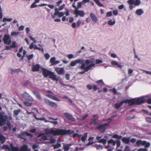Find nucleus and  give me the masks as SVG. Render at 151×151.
Returning a JSON list of instances; mask_svg holds the SVG:
<instances>
[{
	"label": "nucleus",
	"instance_id": "obj_1",
	"mask_svg": "<svg viewBox=\"0 0 151 151\" xmlns=\"http://www.w3.org/2000/svg\"><path fill=\"white\" fill-rule=\"evenodd\" d=\"M45 133L47 134H52L54 135H63L67 134H71L73 133L74 132L73 131H71L70 130H66L58 129L56 130H54L53 129H45Z\"/></svg>",
	"mask_w": 151,
	"mask_h": 151
},
{
	"label": "nucleus",
	"instance_id": "obj_2",
	"mask_svg": "<svg viewBox=\"0 0 151 151\" xmlns=\"http://www.w3.org/2000/svg\"><path fill=\"white\" fill-rule=\"evenodd\" d=\"M94 62L95 59L93 58L86 60L84 63L83 62L82 63V64L80 68L83 69L85 71H87L91 69V68L95 65V64L94 63Z\"/></svg>",
	"mask_w": 151,
	"mask_h": 151
},
{
	"label": "nucleus",
	"instance_id": "obj_3",
	"mask_svg": "<svg viewBox=\"0 0 151 151\" xmlns=\"http://www.w3.org/2000/svg\"><path fill=\"white\" fill-rule=\"evenodd\" d=\"M42 71V74L45 77H47L49 76V78H51L53 81H58V78L57 77V76L55 75L53 73L45 68H43Z\"/></svg>",
	"mask_w": 151,
	"mask_h": 151
},
{
	"label": "nucleus",
	"instance_id": "obj_4",
	"mask_svg": "<svg viewBox=\"0 0 151 151\" xmlns=\"http://www.w3.org/2000/svg\"><path fill=\"white\" fill-rule=\"evenodd\" d=\"M7 117L6 116H1L0 117V126L4 125L5 124V121ZM6 139L1 133L0 132V141H1L2 143H3L5 141Z\"/></svg>",
	"mask_w": 151,
	"mask_h": 151
},
{
	"label": "nucleus",
	"instance_id": "obj_5",
	"mask_svg": "<svg viewBox=\"0 0 151 151\" xmlns=\"http://www.w3.org/2000/svg\"><path fill=\"white\" fill-rule=\"evenodd\" d=\"M147 96H142L137 98L132 99L133 104H135L139 105L144 103L147 99Z\"/></svg>",
	"mask_w": 151,
	"mask_h": 151
},
{
	"label": "nucleus",
	"instance_id": "obj_6",
	"mask_svg": "<svg viewBox=\"0 0 151 151\" xmlns=\"http://www.w3.org/2000/svg\"><path fill=\"white\" fill-rule=\"evenodd\" d=\"M44 103L46 104L49 105L53 108H56L58 106V105L57 104L47 99H45L44 100Z\"/></svg>",
	"mask_w": 151,
	"mask_h": 151
},
{
	"label": "nucleus",
	"instance_id": "obj_7",
	"mask_svg": "<svg viewBox=\"0 0 151 151\" xmlns=\"http://www.w3.org/2000/svg\"><path fill=\"white\" fill-rule=\"evenodd\" d=\"M3 41L4 43L7 45H10L11 42V39L9 35H5L3 38Z\"/></svg>",
	"mask_w": 151,
	"mask_h": 151
},
{
	"label": "nucleus",
	"instance_id": "obj_8",
	"mask_svg": "<svg viewBox=\"0 0 151 151\" xmlns=\"http://www.w3.org/2000/svg\"><path fill=\"white\" fill-rule=\"evenodd\" d=\"M26 136H29L31 137H32L33 135L32 134L29 133L28 132H24L19 134L18 135V137L20 138L25 140V139L24 138V137Z\"/></svg>",
	"mask_w": 151,
	"mask_h": 151
},
{
	"label": "nucleus",
	"instance_id": "obj_9",
	"mask_svg": "<svg viewBox=\"0 0 151 151\" xmlns=\"http://www.w3.org/2000/svg\"><path fill=\"white\" fill-rule=\"evenodd\" d=\"M74 13L75 14V17H77L78 16H80L81 17H82L84 16V12L83 11L79 10L78 9H75L74 10Z\"/></svg>",
	"mask_w": 151,
	"mask_h": 151
},
{
	"label": "nucleus",
	"instance_id": "obj_10",
	"mask_svg": "<svg viewBox=\"0 0 151 151\" xmlns=\"http://www.w3.org/2000/svg\"><path fill=\"white\" fill-rule=\"evenodd\" d=\"M83 62V60L81 59H79L75 60L72 61L70 64V66H74L76 65L77 64L79 63L81 64Z\"/></svg>",
	"mask_w": 151,
	"mask_h": 151
},
{
	"label": "nucleus",
	"instance_id": "obj_11",
	"mask_svg": "<svg viewBox=\"0 0 151 151\" xmlns=\"http://www.w3.org/2000/svg\"><path fill=\"white\" fill-rule=\"evenodd\" d=\"M64 114L68 120L73 122L76 121L75 119L73 116L72 115L68 113H65Z\"/></svg>",
	"mask_w": 151,
	"mask_h": 151
},
{
	"label": "nucleus",
	"instance_id": "obj_12",
	"mask_svg": "<svg viewBox=\"0 0 151 151\" xmlns=\"http://www.w3.org/2000/svg\"><path fill=\"white\" fill-rule=\"evenodd\" d=\"M55 70L57 73L59 75H63L65 73L64 69L63 68H55Z\"/></svg>",
	"mask_w": 151,
	"mask_h": 151
},
{
	"label": "nucleus",
	"instance_id": "obj_13",
	"mask_svg": "<svg viewBox=\"0 0 151 151\" xmlns=\"http://www.w3.org/2000/svg\"><path fill=\"white\" fill-rule=\"evenodd\" d=\"M108 126V124H104L100 125L97 127V128L100 129L101 132H104L105 130V127Z\"/></svg>",
	"mask_w": 151,
	"mask_h": 151
},
{
	"label": "nucleus",
	"instance_id": "obj_14",
	"mask_svg": "<svg viewBox=\"0 0 151 151\" xmlns=\"http://www.w3.org/2000/svg\"><path fill=\"white\" fill-rule=\"evenodd\" d=\"M55 12L54 15V16L58 15L59 17H63L64 15V13L62 12H60L57 8H56L55 10Z\"/></svg>",
	"mask_w": 151,
	"mask_h": 151
},
{
	"label": "nucleus",
	"instance_id": "obj_15",
	"mask_svg": "<svg viewBox=\"0 0 151 151\" xmlns=\"http://www.w3.org/2000/svg\"><path fill=\"white\" fill-rule=\"evenodd\" d=\"M32 93L38 100H42V97L39 92L36 90H34L32 91Z\"/></svg>",
	"mask_w": 151,
	"mask_h": 151
},
{
	"label": "nucleus",
	"instance_id": "obj_16",
	"mask_svg": "<svg viewBox=\"0 0 151 151\" xmlns=\"http://www.w3.org/2000/svg\"><path fill=\"white\" fill-rule=\"evenodd\" d=\"M101 137L97 136L96 138V139L98 141V142L99 143H102L104 144H106L107 142L106 140L104 139H101Z\"/></svg>",
	"mask_w": 151,
	"mask_h": 151
},
{
	"label": "nucleus",
	"instance_id": "obj_17",
	"mask_svg": "<svg viewBox=\"0 0 151 151\" xmlns=\"http://www.w3.org/2000/svg\"><path fill=\"white\" fill-rule=\"evenodd\" d=\"M42 139L43 140H49L48 142V143L53 144L55 142L56 139H48L46 136H44L42 137Z\"/></svg>",
	"mask_w": 151,
	"mask_h": 151
},
{
	"label": "nucleus",
	"instance_id": "obj_18",
	"mask_svg": "<svg viewBox=\"0 0 151 151\" xmlns=\"http://www.w3.org/2000/svg\"><path fill=\"white\" fill-rule=\"evenodd\" d=\"M12 145V146L14 148H18V150L17 151H18V148L17 147H14L13 146V145L12 144H11L10 145V147H11V145ZM28 149V147L27 145H23L21 148V149L19 151H27Z\"/></svg>",
	"mask_w": 151,
	"mask_h": 151
},
{
	"label": "nucleus",
	"instance_id": "obj_19",
	"mask_svg": "<svg viewBox=\"0 0 151 151\" xmlns=\"http://www.w3.org/2000/svg\"><path fill=\"white\" fill-rule=\"evenodd\" d=\"M90 16L92 20L94 22H96L98 19L96 15L93 13H91L90 14Z\"/></svg>",
	"mask_w": 151,
	"mask_h": 151
},
{
	"label": "nucleus",
	"instance_id": "obj_20",
	"mask_svg": "<svg viewBox=\"0 0 151 151\" xmlns=\"http://www.w3.org/2000/svg\"><path fill=\"white\" fill-rule=\"evenodd\" d=\"M128 103L130 105H133L132 99L130 100L125 99L124 100L122 101L121 103L122 104V105L124 103Z\"/></svg>",
	"mask_w": 151,
	"mask_h": 151
},
{
	"label": "nucleus",
	"instance_id": "obj_21",
	"mask_svg": "<svg viewBox=\"0 0 151 151\" xmlns=\"http://www.w3.org/2000/svg\"><path fill=\"white\" fill-rule=\"evenodd\" d=\"M122 142L124 143L127 144L129 143L130 141V138L123 137L121 139Z\"/></svg>",
	"mask_w": 151,
	"mask_h": 151
},
{
	"label": "nucleus",
	"instance_id": "obj_22",
	"mask_svg": "<svg viewBox=\"0 0 151 151\" xmlns=\"http://www.w3.org/2000/svg\"><path fill=\"white\" fill-rule=\"evenodd\" d=\"M46 96L51 99H53L54 100H55V101H60V100L59 99L56 97L52 95H50V94H47L46 95Z\"/></svg>",
	"mask_w": 151,
	"mask_h": 151
},
{
	"label": "nucleus",
	"instance_id": "obj_23",
	"mask_svg": "<svg viewBox=\"0 0 151 151\" xmlns=\"http://www.w3.org/2000/svg\"><path fill=\"white\" fill-rule=\"evenodd\" d=\"M111 64L112 65H117V67L120 68H122V66L120 64H119L117 62L113 61L111 62Z\"/></svg>",
	"mask_w": 151,
	"mask_h": 151
},
{
	"label": "nucleus",
	"instance_id": "obj_24",
	"mask_svg": "<svg viewBox=\"0 0 151 151\" xmlns=\"http://www.w3.org/2000/svg\"><path fill=\"white\" fill-rule=\"evenodd\" d=\"M143 11L142 9H137L136 11V14L140 16L143 13Z\"/></svg>",
	"mask_w": 151,
	"mask_h": 151
},
{
	"label": "nucleus",
	"instance_id": "obj_25",
	"mask_svg": "<svg viewBox=\"0 0 151 151\" xmlns=\"http://www.w3.org/2000/svg\"><path fill=\"white\" fill-rule=\"evenodd\" d=\"M39 65L38 64H37L33 66L32 70L33 71H37L39 70Z\"/></svg>",
	"mask_w": 151,
	"mask_h": 151
},
{
	"label": "nucleus",
	"instance_id": "obj_26",
	"mask_svg": "<svg viewBox=\"0 0 151 151\" xmlns=\"http://www.w3.org/2000/svg\"><path fill=\"white\" fill-rule=\"evenodd\" d=\"M89 124L90 125L93 124L94 125H98V124L96 122V119L95 118H94L91 119V122Z\"/></svg>",
	"mask_w": 151,
	"mask_h": 151
},
{
	"label": "nucleus",
	"instance_id": "obj_27",
	"mask_svg": "<svg viewBox=\"0 0 151 151\" xmlns=\"http://www.w3.org/2000/svg\"><path fill=\"white\" fill-rule=\"evenodd\" d=\"M71 145V144H69L66 145H64L63 146V148L64 151H68L69 149V147Z\"/></svg>",
	"mask_w": 151,
	"mask_h": 151
},
{
	"label": "nucleus",
	"instance_id": "obj_28",
	"mask_svg": "<svg viewBox=\"0 0 151 151\" xmlns=\"http://www.w3.org/2000/svg\"><path fill=\"white\" fill-rule=\"evenodd\" d=\"M10 71L12 74H14L15 73H18L20 71V70L19 69H14L12 68L10 69Z\"/></svg>",
	"mask_w": 151,
	"mask_h": 151
},
{
	"label": "nucleus",
	"instance_id": "obj_29",
	"mask_svg": "<svg viewBox=\"0 0 151 151\" xmlns=\"http://www.w3.org/2000/svg\"><path fill=\"white\" fill-rule=\"evenodd\" d=\"M88 114H86L84 116H83L82 118L81 119H79L78 117H77V119L78 120H79L80 121H85L86 119V118L88 117Z\"/></svg>",
	"mask_w": 151,
	"mask_h": 151
},
{
	"label": "nucleus",
	"instance_id": "obj_30",
	"mask_svg": "<svg viewBox=\"0 0 151 151\" xmlns=\"http://www.w3.org/2000/svg\"><path fill=\"white\" fill-rule=\"evenodd\" d=\"M107 142L108 144H111L113 146H114L116 144L115 142L112 139L108 140Z\"/></svg>",
	"mask_w": 151,
	"mask_h": 151
},
{
	"label": "nucleus",
	"instance_id": "obj_31",
	"mask_svg": "<svg viewBox=\"0 0 151 151\" xmlns=\"http://www.w3.org/2000/svg\"><path fill=\"white\" fill-rule=\"evenodd\" d=\"M145 145V147H149L150 145V143L149 142H147L146 141H144L143 146Z\"/></svg>",
	"mask_w": 151,
	"mask_h": 151
},
{
	"label": "nucleus",
	"instance_id": "obj_32",
	"mask_svg": "<svg viewBox=\"0 0 151 151\" xmlns=\"http://www.w3.org/2000/svg\"><path fill=\"white\" fill-rule=\"evenodd\" d=\"M29 95L28 93L25 92L22 94V96L26 100Z\"/></svg>",
	"mask_w": 151,
	"mask_h": 151
},
{
	"label": "nucleus",
	"instance_id": "obj_33",
	"mask_svg": "<svg viewBox=\"0 0 151 151\" xmlns=\"http://www.w3.org/2000/svg\"><path fill=\"white\" fill-rule=\"evenodd\" d=\"M144 142V141H142L141 140H139L136 142V144L137 146H139L140 145H142L143 146Z\"/></svg>",
	"mask_w": 151,
	"mask_h": 151
},
{
	"label": "nucleus",
	"instance_id": "obj_34",
	"mask_svg": "<svg viewBox=\"0 0 151 151\" xmlns=\"http://www.w3.org/2000/svg\"><path fill=\"white\" fill-rule=\"evenodd\" d=\"M122 105V104L121 103V102L119 103V104H118L117 103L114 106V107L116 109H119L121 106Z\"/></svg>",
	"mask_w": 151,
	"mask_h": 151
},
{
	"label": "nucleus",
	"instance_id": "obj_35",
	"mask_svg": "<svg viewBox=\"0 0 151 151\" xmlns=\"http://www.w3.org/2000/svg\"><path fill=\"white\" fill-rule=\"evenodd\" d=\"M141 3V2L140 0H135L134 5L135 6H137L139 5Z\"/></svg>",
	"mask_w": 151,
	"mask_h": 151
},
{
	"label": "nucleus",
	"instance_id": "obj_36",
	"mask_svg": "<svg viewBox=\"0 0 151 151\" xmlns=\"http://www.w3.org/2000/svg\"><path fill=\"white\" fill-rule=\"evenodd\" d=\"M115 23V21H112V20L110 19L108 22V24L109 25H113Z\"/></svg>",
	"mask_w": 151,
	"mask_h": 151
},
{
	"label": "nucleus",
	"instance_id": "obj_37",
	"mask_svg": "<svg viewBox=\"0 0 151 151\" xmlns=\"http://www.w3.org/2000/svg\"><path fill=\"white\" fill-rule=\"evenodd\" d=\"M52 146L53 147L54 149H56L60 147H61V145L60 144L58 143L56 145H52Z\"/></svg>",
	"mask_w": 151,
	"mask_h": 151
},
{
	"label": "nucleus",
	"instance_id": "obj_38",
	"mask_svg": "<svg viewBox=\"0 0 151 151\" xmlns=\"http://www.w3.org/2000/svg\"><path fill=\"white\" fill-rule=\"evenodd\" d=\"M96 83L99 85L101 86H102L104 85V83L103 82L102 80H100L99 81H97L96 82Z\"/></svg>",
	"mask_w": 151,
	"mask_h": 151
},
{
	"label": "nucleus",
	"instance_id": "obj_39",
	"mask_svg": "<svg viewBox=\"0 0 151 151\" xmlns=\"http://www.w3.org/2000/svg\"><path fill=\"white\" fill-rule=\"evenodd\" d=\"M112 137L114 138L120 139L122 138V136H121L118 135L117 134H115Z\"/></svg>",
	"mask_w": 151,
	"mask_h": 151
},
{
	"label": "nucleus",
	"instance_id": "obj_40",
	"mask_svg": "<svg viewBox=\"0 0 151 151\" xmlns=\"http://www.w3.org/2000/svg\"><path fill=\"white\" fill-rule=\"evenodd\" d=\"M21 112V110L19 109L17 110H15L14 111V114L17 116L19 115V114Z\"/></svg>",
	"mask_w": 151,
	"mask_h": 151
},
{
	"label": "nucleus",
	"instance_id": "obj_41",
	"mask_svg": "<svg viewBox=\"0 0 151 151\" xmlns=\"http://www.w3.org/2000/svg\"><path fill=\"white\" fill-rule=\"evenodd\" d=\"M87 136V133H85L84 134V136L82 137L81 138V140L82 141L84 142L85 140L86 139V138Z\"/></svg>",
	"mask_w": 151,
	"mask_h": 151
},
{
	"label": "nucleus",
	"instance_id": "obj_42",
	"mask_svg": "<svg viewBox=\"0 0 151 151\" xmlns=\"http://www.w3.org/2000/svg\"><path fill=\"white\" fill-rule=\"evenodd\" d=\"M19 32H12L11 33V35L12 36H16L17 35H19Z\"/></svg>",
	"mask_w": 151,
	"mask_h": 151
},
{
	"label": "nucleus",
	"instance_id": "obj_43",
	"mask_svg": "<svg viewBox=\"0 0 151 151\" xmlns=\"http://www.w3.org/2000/svg\"><path fill=\"white\" fill-rule=\"evenodd\" d=\"M55 60V57H52L50 59V62L52 63V65H53V63H54Z\"/></svg>",
	"mask_w": 151,
	"mask_h": 151
},
{
	"label": "nucleus",
	"instance_id": "obj_44",
	"mask_svg": "<svg viewBox=\"0 0 151 151\" xmlns=\"http://www.w3.org/2000/svg\"><path fill=\"white\" fill-rule=\"evenodd\" d=\"M94 1L100 6H103V5L100 3L99 0H94Z\"/></svg>",
	"mask_w": 151,
	"mask_h": 151
},
{
	"label": "nucleus",
	"instance_id": "obj_45",
	"mask_svg": "<svg viewBox=\"0 0 151 151\" xmlns=\"http://www.w3.org/2000/svg\"><path fill=\"white\" fill-rule=\"evenodd\" d=\"M11 46L12 48L16 47L17 46V45L16 44V42H13Z\"/></svg>",
	"mask_w": 151,
	"mask_h": 151
},
{
	"label": "nucleus",
	"instance_id": "obj_46",
	"mask_svg": "<svg viewBox=\"0 0 151 151\" xmlns=\"http://www.w3.org/2000/svg\"><path fill=\"white\" fill-rule=\"evenodd\" d=\"M2 148H4V149H6L8 150H9V151H11V150L10 149V147L8 145L4 146H3L2 147ZM10 148H11L10 147ZM11 150H12V151H14L13 150H12V149L11 148Z\"/></svg>",
	"mask_w": 151,
	"mask_h": 151
},
{
	"label": "nucleus",
	"instance_id": "obj_47",
	"mask_svg": "<svg viewBox=\"0 0 151 151\" xmlns=\"http://www.w3.org/2000/svg\"><path fill=\"white\" fill-rule=\"evenodd\" d=\"M26 100H28L31 101H33L34 100L32 97L30 95Z\"/></svg>",
	"mask_w": 151,
	"mask_h": 151
},
{
	"label": "nucleus",
	"instance_id": "obj_48",
	"mask_svg": "<svg viewBox=\"0 0 151 151\" xmlns=\"http://www.w3.org/2000/svg\"><path fill=\"white\" fill-rule=\"evenodd\" d=\"M115 142L117 145V148H118L120 145V141L119 140H117Z\"/></svg>",
	"mask_w": 151,
	"mask_h": 151
},
{
	"label": "nucleus",
	"instance_id": "obj_49",
	"mask_svg": "<svg viewBox=\"0 0 151 151\" xmlns=\"http://www.w3.org/2000/svg\"><path fill=\"white\" fill-rule=\"evenodd\" d=\"M103 62L102 61L100 60H96L95 62V63L96 64H100L102 63Z\"/></svg>",
	"mask_w": 151,
	"mask_h": 151
},
{
	"label": "nucleus",
	"instance_id": "obj_50",
	"mask_svg": "<svg viewBox=\"0 0 151 151\" xmlns=\"http://www.w3.org/2000/svg\"><path fill=\"white\" fill-rule=\"evenodd\" d=\"M82 2H79L78 3L77 5V7L78 8H80L82 7V4H83V3H82Z\"/></svg>",
	"mask_w": 151,
	"mask_h": 151
},
{
	"label": "nucleus",
	"instance_id": "obj_51",
	"mask_svg": "<svg viewBox=\"0 0 151 151\" xmlns=\"http://www.w3.org/2000/svg\"><path fill=\"white\" fill-rule=\"evenodd\" d=\"M7 116V118L6 119V121H5V124L4 125L6 124V121L8 119H9V120H11L12 119V117L11 116H10L8 117L6 115H1V116H0V117L1 116Z\"/></svg>",
	"mask_w": 151,
	"mask_h": 151
},
{
	"label": "nucleus",
	"instance_id": "obj_52",
	"mask_svg": "<svg viewBox=\"0 0 151 151\" xmlns=\"http://www.w3.org/2000/svg\"><path fill=\"white\" fill-rule=\"evenodd\" d=\"M65 4H63L62 5L60 6L58 9V11H61L65 7Z\"/></svg>",
	"mask_w": 151,
	"mask_h": 151
},
{
	"label": "nucleus",
	"instance_id": "obj_53",
	"mask_svg": "<svg viewBox=\"0 0 151 151\" xmlns=\"http://www.w3.org/2000/svg\"><path fill=\"white\" fill-rule=\"evenodd\" d=\"M44 57L46 60H48L50 57V55L47 53H46L44 55Z\"/></svg>",
	"mask_w": 151,
	"mask_h": 151
},
{
	"label": "nucleus",
	"instance_id": "obj_54",
	"mask_svg": "<svg viewBox=\"0 0 151 151\" xmlns=\"http://www.w3.org/2000/svg\"><path fill=\"white\" fill-rule=\"evenodd\" d=\"M24 104L25 105L27 106H31L32 104L31 103H30L27 102H24Z\"/></svg>",
	"mask_w": 151,
	"mask_h": 151
},
{
	"label": "nucleus",
	"instance_id": "obj_55",
	"mask_svg": "<svg viewBox=\"0 0 151 151\" xmlns=\"http://www.w3.org/2000/svg\"><path fill=\"white\" fill-rule=\"evenodd\" d=\"M128 3L130 4H134V0H129L127 1Z\"/></svg>",
	"mask_w": 151,
	"mask_h": 151
},
{
	"label": "nucleus",
	"instance_id": "obj_56",
	"mask_svg": "<svg viewBox=\"0 0 151 151\" xmlns=\"http://www.w3.org/2000/svg\"><path fill=\"white\" fill-rule=\"evenodd\" d=\"M148 150L145 148H141L139 149L137 151H147Z\"/></svg>",
	"mask_w": 151,
	"mask_h": 151
},
{
	"label": "nucleus",
	"instance_id": "obj_57",
	"mask_svg": "<svg viewBox=\"0 0 151 151\" xmlns=\"http://www.w3.org/2000/svg\"><path fill=\"white\" fill-rule=\"evenodd\" d=\"M36 4L35 2L33 3L31 6V8L32 9L36 7L37 6V5L35 4Z\"/></svg>",
	"mask_w": 151,
	"mask_h": 151
},
{
	"label": "nucleus",
	"instance_id": "obj_58",
	"mask_svg": "<svg viewBox=\"0 0 151 151\" xmlns=\"http://www.w3.org/2000/svg\"><path fill=\"white\" fill-rule=\"evenodd\" d=\"M112 15V13L111 12H109L107 13L106 14V17H110Z\"/></svg>",
	"mask_w": 151,
	"mask_h": 151
},
{
	"label": "nucleus",
	"instance_id": "obj_59",
	"mask_svg": "<svg viewBox=\"0 0 151 151\" xmlns=\"http://www.w3.org/2000/svg\"><path fill=\"white\" fill-rule=\"evenodd\" d=\"M82 3L83 4H85L86 2H90V0H83L82 1Z\"/></svg>",
	"mask_w": 151,
	"mask_h": 151
},
{
	"label": "nucleus",
	"instance_id": "obj_60",
	"mask_svg": "<svg viewBox=\"0 0 151 151\" xmlns=\"http://www.w3.org/2000/svg\"><path fill=\"white\" fill-rule=\"evenodd\" d=\"M146 119L147 122L149 123H151V118L149 117H147L146 118Z\"/></svg>",
	"mask_w": 151,
	"mask_h": 151
},
{
	"label": "nucleus",
	"instance_id": "obj_61",
	"mask_svg": "<svg viewBox=\"0 0 151 151\" xmlns=\"http://www.w3.org/2000/svg\"><path fill=\"white\" fill-rule=\"evenodd\" d=\"M109 90L111 91L114 94H116L117 92L115 88H114L113 89H110Z\"/></svg>",
	"mask_w": 151,
	"mask_h": 151
},
{
	"label": "nucleus",
	"instance_id": "obj_62",
	"mask_svg": "<svg viewBox=\"0 0 151 151\" xmlns=\"http://www.w3.org/2000/svg\"><path fill=\"white\" fill-rule=\"evenodd\" d=\"M70 75L69 74H66L65 75V78L67 80H69L70 79L69 78Z\"/></svg>",
	"mask_w": 151,
	"mask_h": 151
},
{
	"label": "nucleus",
	"instance_id": "obj_63",
	"mask_svg": "<svg viewBox=\"0 0 151 151\" xmlns=\"http://www.w3.org/2000/svg\"><path fill=\"white\" fill-rule=\"evenodd\" d=\"M33 56V54H32V55H29L27 57L28 59L29 60H30L32 58Z\"/></svg>",
	"mask_w": 151,
	"mask_h": 151
},
{
	"label": "nucleus",
	"instance_id": "obj_64",
	"mask_svg": "<svg viewBox=\"0 0 151 151\" xmlns=\"http://www.w3.org/2000/svg\"><path fill=\"white\" fill-rule=\"evenodd\" d=\"M12 47H11V45L10 46H6V48L5 49V50H10L12 49Z\"/></svg>",
	"mask_w": 151,
	"mask_h": 151
}]
</instances>
